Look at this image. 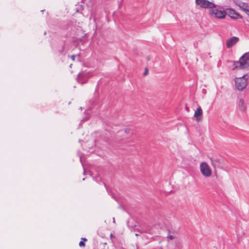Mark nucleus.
Listing matches in <instances>:
<instances>
[{"label": "nucleus", "instance_id": "f257e3e1", "mask_svg": "<svg viewBox=\"0 0 249 249\" xmlns=\"http://www.w3.org/2000/svg\"><path fill=\"white\" fill-rule=\"evenodd\" d=\"M233 70L249 69V53H244L239 61H234Z\"/></svg>", "mask_w": 249, "mask_h": 249}, {"label": "nucleus", "instance_id": "f03ea898", "mask_svg": "<svg viewBox=\"0 0 249 249\" xmlns=\"http://www.w3.org/2000/svg\"><path fill=\"white\" fill-rule=\"evenodd\" d=\"M222 7L220 6H217L215 4V6L213 8H211L208 12L209 15L213 18L218 19H224L227 15V13L225 10H221Z\"/></svg>", "mask_w": 249, "mask_h": 249}, {"label": "nucleus", "instance_id": "7ed1b4c3", "mask_svg": "<svg viewBox=\"0 0 249 249\" xmlns=\"http://www.w3.org/2000/svg\"><path fill=\"white\" fill-rule=\"evenodd\" d=\"M248 78V75H244L235 79V87L238 90H243L246 87Z\"/></svg>", "mask_w": 249, "mask_h": 249}, {"label": "nucleus", "instance_id": "20e7f679", "mask_svg": "<svg viewBox=\"0 0 249 249\" xmlns=\"http://www.w3.org/2000/svg\"><path fill=\"white\" fill-rule=\"evenodd\" d=\"M196 4L199 6L200 8L205 9H210L215 6V4L213 1L208 0H196Z\"/></svg>", "mask_w": 249, "mask_h": 249}, {"label": "nucleus", "instance_id": "39448f33", "mask_svg": "<svg viewBox=\"0 0 249 249\" xmlns=\"http://www.w3.org/2000/svg\"><path fill=\"white\" fill-rule=\"evenodd\" d=\"M202 174L205 177H209L212 174V170L206 162H202L200 165Z\"/></svg>", "mask_w": 249, "mask_h": 249}, {"label": "nucleus", "instance_id": "423d86ee", "mask_svg": "<svg viewBox=\"0 0 249 249\" xmlns=\"http://www.w3.org/2000/svg\"><path fill=\"white\" fill-rule=\"evenodd\" d=\"M226 12L227 15H228L231 19L236 20L238 19H242L243 17L234 9L230 8H227Z\"/></svg>", "mask_w": 249, "mask_h": 249}, {"label": "nucleus", "instance_id": "0eeeda50", "mask_svg": "<svg viewBox=\"0 0 249 249\" xmlns=\"http://www.w3.org/2000/svg\"><path fill=\"white\" fill-rule=\"evenodd\" d=\"M239 41V38L236 36H232L226 41V46L228 48L232 47Z\"/></svg>", "mask_w": 249, "mask_h": 249}, {"label": "nucleus", "instance_id": "6e6552de", "mask_svg": "<svg viewBox=\"0 0 249 249\" xmlns=\"http://www.w3.org/2000/svg\"><path fill=\"white\" fill-rule=\"evenodd\" d=\"M234 2L236 5L239 7L240 9L243 11H246L249 8L248 3L242 2L240 0H235Z\"/></svg>", "mask_w": 249, "mask_h": 249}, {"label": "nucleus", "instance_id": "1a4fd4ad", "mask_svg": "<svg viewBox=\"0 0 249 249\" xmlns=\"http://www.w3.org/2000/svg\"><path fill=\"white\" fill-rule=\"evenodd\" d=\"M202 110L200 107H198L194 113V117L196 118L197 121H199L202 117Z\"/></svg>", "mask_w": 249, "mask_h": 249}, {"label": "nucleus", "instance_id": "9d476101", "mask_svg": "<svg viewBox=\"0 0 249 249\" xmlns=\"http://www.w3.org/2000/svg\"><path fill=\"white\" fill-rule=\"evenodd\" d=\"M238 107L242 112L245 111L247 108V106L242 99H240L238 103Z\"/></svg>", "mask_w": 249, "mask_h": 249}, {"label": "nucleus", "instance_id": "9b49d317", "mask_svg": "<svg viewBox=\"0 0 249 249\" xmlns=\"http://www.w3.org/2000/svg\"><path fill=\"white\" fill-rule=\"evenodd\" d=\"M77 79L78 82L82 84L85 83L87 80L85 74L83 73H79L78 74Z\"/></svg>", "mask_w": 249, "mask_h": 249}, {"label": "nucleus", "instance_id": "f8f14e48", "mask_svg": "<svg viewBox=\"0 0 249 249\" xmlns=\"http://www.w3.org/2000/svg\"><path fill=\"white\" fill-rule=\"evenodd\" d=\"M79 246L81 247H85V242L83 241H80L79 243Z\"/></svg>", "mask_w": 249, "mask_h": 249}, {"label": "nucleus", "instance_id": "ddd939ff", "mask_svg": "<svg viewBox=\"0 0 249 249\" xmlns=\"http://www.w3.org/2000/svg\"><path fill=\"white\" fill-rule=\"evenodd\" d=\"M93 178L94 180H95L97 182H98L99 180H101V179L100 177H93Z\"/></svg>", "mask_w": 249, "mask_h": 249}, {"label": "nucleus", "instance_id": "4468645a", "mask_svg": "<svg viewBox=\"0 0 249 249\" xmlns=\"http://www.w3.org/2000/svg\"><path fill=\"white\" fill-rule=\"evenodd\" d=\"M148 69L147 68H145L144 70V72H143V75H146L148 74Z\"/></svg>", "mask_w": 249, "mask_h": 249}, {"label": "nucleus", "instance_id": "2eb2a0df", "mask_svg": "<svg viewBox=\"0 0 249 249\" xmlns=\"http://www.w3.org/2000/svg\"><path fill=\"white\" fill-rule=\"evenodd\" d=\"M168 238H169L171 240H172L173 239H174V237L173 235H168L167 236V237Z\"/></svg>", "mask_w": 249, "mask_h": 249}, {"label": "nucleus", "instance_id": "dca6fc26", "mask_svg": "<svg viewBox=\"0 0 249 249\" xmlns=\"http://www.w3.org/2000/svg\"><path fill=\"white\" fill-rule=\"evenodd\" d=\"M244 12H245L247 15L249 17V8H248L246 11H244Z\"/></svg>", "mask_w": 249, "mask_h": 249}, {"label": "nucleus", "instance_id": "f3484780", "mask_svg": "<svg viewBox=\"0 0 249 249\" xmlns=\"http://www.w3.org/2000/svg\"><path fill=\"white\" fill-rule=\"evenodd\" d=\"M71 59L72 60H75V55H72L71 56Z\"/></svg>", "mask_w": 249, "mask_h": 249}, {"label": "nucleus", "instance_id": "a211bd4d", "mask_svg": "<svg viewBox=\"0 0 249 249\" xmlns=\"http://www.w3.org/2000/svg\"><path fill=\"white\" fill-rule=\"evenodd\" d=\"M87 240V239H86V238H81V241H84V242H85V241H86Z\"/></svg>", "mask_w": 249, "mask_h": 249}, {"label": "nucleus", "instance_id": "6ab92c4d", "mask_svg": "<svg viewBox=\"0 0 249 249\" xmlns=\"http://www.w3.org/2000/svg\"><path fill=\"white\" fill-rule=\"evenodd\" d=\"M150 57L149 56H147V60L148 61V60H150Z\"/></svg>", "mask_w": 249, "mask_h": 249}, {"label": "nucleus", "instance_id": "aec40b11", "mask_svg": "<svg viewBox=\"0 0 249 249\" xmlns=\"http://www.w3.org/2000/svg\"><path fill=\"white\" fill-rule=\"evenodd\" d=\"M110 237H114V236H113V234H112V233H111V234H110Z\"/></svg>", "mask_w": 249, "mask_h": 249}, {"label": "nucleus", "instance_id": "412c9836", "mask_svg": "<svg viewBox=\"0 0 249 249\" xmlns=\"http://www.w3.org/2000/svg\"><path fill=\"white\" fill-rule=\"evenodd\" d=\"M113 222H115V218H113Z\"/></svg>", "mask_w": 249, "mask_h": 249}, {"label": "nucleus", "instance_id": "4be33fe9", "mask_svg": "<svg viewBox=\"0 0 249 249\" xmlns=\"http://www.w3.org/2000/svg\"><path fill=\"white\" fill-rule=\"evenodd\" d=\"M135 235H136V236H138L139 235V234L138 233H136Z\"/></svg>", "mask_w": 249, "mask_h": 249}, {"label": "nucleus", "instance_id": "5701e85b", "mask_svg": "<svg viewBox=\"0 0 249 249\" xmlns=\"http://www.w3.org/2000/svg\"><path fill=\"white\" fill-rule=\"evenodd\" d=\"M44 10H41V12H44Z\"/></svg>", "mask_w": 249, "mask_h": 249}, {"label": "nucleus", "instance_id": "b1692460", "mask_svg": "<svg viewBox=\"0 0 249 249\" xmlns=\"http://www.w3.org/2000/svg\"><path fill=\"white\" fill-rule=\"evenodd\" d=\"M80 109L81 110H82V107H80Z\"/></svg>", "mask_w": 249, "mask_h": 249}]
</instances>
